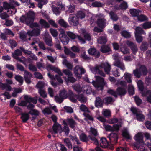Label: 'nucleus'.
I'll return each instance as SVG.
<instances>
[{"mask_svg": "<svg viewBox=\"0 0 151 151\" xmlns=\"http://www.w3.org/2000/svg\"><path fill=\"white\" fill-rule=\"evenodd\" d=\"M24 98L25 101H22L20 103L21 105L22 106H26L27 104V102L30 103L31 102L34 104H36L37 102V100L36 99L32 98L29 95L24 96Z\"/></svg>", "mask_w": 151, "mask_h": 151, "instance_id": "obj_10", "label": "nucleus"}, {"mask_svg": "<svg viewBox=\"0 0 151 151\" xmlns=\"http://www.w3.org/2000/svg\"><path fill=\"white\" fill-rule=\"evenodd\" d=\"M69 24L73 26H76L79 24V19L76 14H70L68 19Z\"/></svg>", "mask_w": 151, "mask_h": 151, "instance_id": "obj_7", "label": "nucleus"}, {"mask_svg": "<svg viewBox=\"0 0 151 151\" xmlns=\"http://www.w3.org/2000/svg\"><path fill=\"white\" fill-rule=\"evenodd\" d=\"M148 43L146 42H143L140 47V50L142 51H145L148 48Z\"/></svg>", "mask_w": 151, "mask_h": 151, "instance_id": "obj_40", "label": "nucleus"}, {"mask_svg": "<svg viewBox=\"0 0 151 151\" xmlns=\"http://www.w3.org/2000/svg\"><path fill=\"white\" fill-rule=\"evenodd\" d=\"M131 110L133 114L136 116L137 120L139 121L143 122L145 120V116L142 114V112L137 108L132 107Z\"/></svg>", "mask_w": 151, "mask_h": 151, "instance_id": "obj_6", "label": "nucleus"}, {"mask_svg": "<svg viewBox=\"0 0 151 151\" xmlns=\"http://www.w3.org/2000/svg\"><path fill=\"white\" fill-rule=\"evenodd\" d=\"M122 134L123 137L127 139H130L131 138L127 129L125 128L123 130Z\"/></svg>", "mask_w": 151, "mask_h": 151, "instance_id": "obj_37", "label": "nucleus"}, {"mask_svg": "<svg viewBox=\"0 0 151 151\" xmlns=\"http://www.w3.org/2000/svg\"><path fill=\"white\" fill-rule=\"evenodd\" d=\"M64 143L70 149L72 148V144L69 138H65L63 139Z\"/></svg>", "mask_w": 151, "mask_h": 151, "instance_id": "obj_35", "label": "nucleus"}, {"mask_svg": "<svg viewBox=\"0 0 151 151\" xmlns=\"http://www.w3.org/2000/svg\"><path fill=\"white\" fill-rule=\"evenodd\" d=\"M100 50L102 52L105 53L111 51V49L108 45H103L101 47Z\"/></svg>", "mask_w": 151, "mask_h": 151, "instance_id": "obj_32", "label": "nucleus"}, {"mask_svg": "<svg viewBox=\"0 0 151 151\" xmlns=\"http://www.w3.org/2000/svg\"><path fill=\"white\" fill-rule=\"evenodd\" d=\"M141 26L144 29L151 28V22H147L142 24Z\"/></svg>", "mask_w": 151, "mask_h": 151, "instance_id": "obj_45", "label": "nucleus"}, {"mask_svg": "<svg viewBox=\"0 0 151 151\" xmlns=\"http://www.w3.org/2000/svg\"><path fill=\"white\" fill-rule=\"evenodd\" d=\"M79 108L81 111L84 112V113H87L89 112V111L88 108L85 105L83 104L80 106Z\"/></svg>", "mask_w": 151, "mask_h": 151, "instance_id": "obj_57", "label": "nucleus"}, {"mask_svg": "<svg viewBox=\"0 0 151 151\" xmlns=\"http://www.w3.org/2000/svg\"><path fill=\"white\" fill-rule=\"evenodd\" d=\"M59 95L63 99L66 98L68 96L66 91L64 89L60 91Z\"/></svg>", "mask_w": 151, "mask_h": 151, "instance_id": "obj_48", "label": "nucleus"}, {"mask_svg": "<svg viewBox=\"0 0 151 151\" xmlns=\"http://www.w3.org/2000/svg\"><path fill=\"white\" fill-rule=\"evenodd\" d=\"M22 54V52L21 50L19 49H17L15 51L14 53H12L13 57L14 58L20 56Z\"/></svg>", "mask_w": 151, "mask_h": 151, "instance_id": "obj_47", "label": "nucleus"}, {"mask_svg": "<svg viewBox=\"0 0 151 151\" xmlns=\"http://www.w3.org/2000/svg\"><path fill=\"white\" fill-rule=\"evenodd\" d=\"M142 95L143 96H147V101L150 104H151V91H147L145 94L142 93Z\"/></svg>", "mask_w": 151, "mask_h": 151, "instance_id": "obj_34", "label": "nucleus"}, {"mask_svg": "<svg viewBox=\"0 0 151 151\" xmlns=\"http://www.w3.org/2000/svg\"><path fill=\"white\" fill-rule=\"evenodd\" d=\"M63 64L65 65L68 68L72 70L73 66L72 64L68 62L66 59L63 60Z\"/></svg>", "mask_w": 151, "mask_h": 151, "instance_id": "obj_43", "label": "nucleus"}, {"mask_svg": "<svg viewBox=\"0 0 151 151\" xmlns=\"http://www.w3.org/2000/svg\"><path fill=\"white\" fill-rule=\"evenodd\" d=\"M50 31L52 35L54 37L56 38L58 35V32L57 30L52 28H50Z\"/></svg>", "mask_w": 151, "mask_h": 151, "instance_id": "obj_64", "label": "nucleus"}, {"mask_svg": "<svg viewBox=\"0 0 151 151\" xmlns=\"http://www.w3.org/2000/svg\"><path fill=\"white\" fill-rule=\"evenodd\" d=\"M38 93L40 96L44 98H45L47 97V93L44 89L39 90Z\"/></svg>", "mask_w": 151, "mask_h": 151, "instance_id": "obj_61", "label": "nucleus"}, {"mask_svg": "<svg viewBox=\"0 0 151 151\" xmlns=\"http://www.w3.org/2000/svg\"><path fill=\"white\" fill-rule=\"evenodd\" d=\"M63 78H65V81L67 82H70L72 83H73L76 81V79L71 76H68L67 78L65 77H63Z\"/></svg>", "mask_w": 151, "mask_h": 151, "instance_id": "obj_55", "label": "nucleus"}, {"mask_svg": "<svg viewBox=\"0 0 151 151\" xmlns=\"http://www.w3.org/2000/svg\"><path fill=\"white\" fill-rule=\"evenodd\" d=\"M126 43L130 47L134 54L135 55L137 52L138 48L135 44L129 40L126 41Z\"/></svg>", "mask_w": 151, "mask_h": 151, "instance_id": "obj_13", "label": "nucleus"}, {"mask_svg": "<svg viewBox=\"0 0 151 151\" xmlns=\"http://www.w3.org/2000/svg\"><path fill=\"white\" fill-rule=\"evenodd\" d=\"M124 76L126 81L129 83H131L132 79H131V74L127 73H125Z\"/></svg>", "mask_w": 151, "mask_h": 151, "instance_id": "obj_52", "label": "nucleus"}, {"mask_svg": "<svg viewBox=\"0 0 151 151\" xmlns=\"http://www.w3.org/2000/svg\"><path fill=\"white\" fill-rule=\"evenodd\" d=\"M120 51L124 54H125L129 53L128 49L126 47L124 46L120 48Z\"/></svg>", "mask_w": 151, "mask_h": 151, "instance_id": "obj_63", "label": "nucleus"}, {"mask_svg": "<svg viewBox=\"0 0 151 151\" xmlns=\"http://www.w3.org/2000/svg\"><path fill=\"white\" fill-rule=\"evenodd\" d=\"M32 77V75L30 72L26 71H24V77L26 82L28 84L31 83V79Z\"/></svg>", "mask_w": 151, "mask_h": 151, "instance_id": "obj_16", "label": "nucleus"}, {"mask_svg": "<svg viewBox=\"0 0 151 151\" xmlns=\"http://www.w3.org/2000/svg\"><path fill=\"white\" fill-rule=\"evenodd\" d=\"M89 54L94 55L96 57H99L100 56L99 52L97 51L95 48H91L88 50Z\"/></svg>", "mask_w": 151, "mask_h": 151, "instance_id": "obj_21", "label": "nucleus"}, {"mask_svg": "<svg viewBox=\"0 0 151 151\" xmlns=\"http://www.w3.org/2000/svg\"><path fill=\"white\" fill-rule=\"evenodd\" d=\"M47 69L48 70H53L57 73L60 76H62L63 73L58 68L51 65H49L47 67Z\"/></svg>", "mask_w": 151, "mask_h": 151, "instance_id": "obj_23", "label": "nucleus"}, {"mask_svg": "<svg viewBox=\"0 0 151 151\" xmlns=\"http://www.w3.org/2000/svg\"><path fill=\"white\" fill-rule=\"evenodd\" d=\"M80 139L83 142H87L88 141V138L84 133H81L79 135Z\"/></svg>", "mask_w": 151, "mask_h": 151, "instance_id": "obj_41", "label": "nucleus"}, {"mask_svg": "<svg viewBox=\"0 0 151 151\" xmlns=\"http://www.w3.org/2000/svg\"><path fill=\"white\" fill-rule=\"evenodd\" d=\"M95 81H93L92 83L95 88L98 90H102L103 87L106 85V83L104 79L99 76H95Z\"/></svg>", "mask_w": 151, "mask_h": 151, "instance_id": "obj_3", "label": "nucleus"}, {"mask_svg": "<svg viewBox=\"0 0 151 151\" xmlns=\"http://www.w3.org/2000/svg\"><path fill=\"white\" fill-rule=\"evenodd\" d=\"M35 17L34 12L33 11H30L27 14V16L22 15L20 17V19L22 22L29 24L33 21Z\"/></svg>", "mask_w": 151, "mask_h": 151, "instance_id": "obj_4", "label": "nucleus"}, {"mask_svg": "<svg viewBox=\"0 0 151 151\" xmlns=\"http://www.w3.org/2000/svg\"><path fill=\"white\" fill-rule=\"evenodd\" d=\"M39 22L42 27L45 28H48L49 27V24L48 23L43 19H40Z\"/></svg>", "mask_w": 151, "mask_h": 151, "instance_id": "obj_54", "label": "nucleus"}, {"mask_svg": "<svg viewBox=\"0 0 151 151\" xmlns=\"http://www.w3.org/2000/svg\"><path fill=\"white\" fill-rule=\"evenodd\" d=\"M40 29L39 28H35L32 31L28 32L27 33L29 36H38L40 34Z\"/></svg>", "mask_w": 151, "mask_h": 151, "instance_id": "obj_18", "label": "nucleus"}, {"mask_svg": "<svg viewBox=\"0 0 151 151\" xmlns=\"http://www.w3.org/2000/svg\"><path fill=\"white\" fill-rule=\"evenodd\" d=\"M110 142L113 144H116L117 142L118 139V135L116 133H112L108 136Z\"/></svg>", "mask_w": 151, "mask_h": 151, "instance_id": "obj_14", "label": "nucleus"}, {"mask_svg": "<svg viewBox=\"0 0 151 151\" xmlns=\"http://www.w3.org/2000/svg\"><path fill=\"white\" fill-rule=\"evenodd\" d=\"M15 79L21 85L22 84L23 81V78L21 76L16 75L15 77Z\"/></svg>", "mask_w": 151, "mask_h": 151, "instance_id": "obj_59", "label": "nucleus"}, {"mask_svg": "<svg viewBox=\"0 0 151 151\" xmlns=\"http://www.w3.org/2000/svg\"><path fill=\"white\" fill-rule=\"evenodd\" d=\"M114 65L119 68L122 70H124L125 67L124 63L120 60L115 61L114 63Z\"/></svg>", "mask_w": 151, "mask_h": 151, "instance_id": "obj_22", "label": "nucleus"}, {"mask_svg": "<svg viewBox=\"0 0 151 151\" xmlns=\"http://www.w3.org/2000/svg\"><path fill=\"white\" fill-rule=\"evenodd\" d=\"M116 92L117 95L122 96L126 94L127 91L125 88L119 87L116 90Z\"/></svg>", "mask_w": 151, "mask_h": 151, "instance_id": "obj_25", "label": "nucleus"}, {"mask_svg": "<svg viewBox=\"0 0 151 151\" xmlns=\"http://www.w3.org/2000/svg\"><path fill=\"white\" fill-rule=\"evenodd\" d=\"M99 142L101 147L104 148H106L108 145V142L106 139L104 138H101Z\"/></svg>", "mask_w": 151, "mask_h": 151, "instance_id": "obj_28", "label": "nucleus"}, {"mask_svg": "<svg viewBox=\"0 0 151 151\" xmlns=\"http://www.w3.org/2000/svg\"><path fill=\"white\" fill-rule=\"evenodd\" d=\"M58 23L61 26L65 28H66L69 26L68 23L62 19H60L58 21Z\"/></svg>", "mask_w": 151, "mask_h": 151, "instance_id": "obj_46", "label": "nucleus"}, {"mask_svg": "<svg viewBox=\"0 0 151 151\" xmlns=\"http://www.w3.org/2000/svg\"><path fill=\"white\" fill-rule=\"evenodd\" d=\"M55 47L56 48L59 50H61V47L60 45V42L58 40L57 38H55Z\"/></svg>", "mask_w": 151, "mask_h": 151, "instance_id": "obj_53", "label": "nucleus"}, {"mask_svg": "<svg viewBox=\"0 0 151 151\" xmlns=\"http://www.w3.org/2000/svg\"><path fill=\"white\" fill-rule=\"evenodd\" d=\"M73 89L78 92H80L83 91V86L81 88L80 86L78 84H75L72 86Z\"/></svg>", "mask_w": 151, "mask_h": 151, "instance_id": "obj_42", "label": "nucleus"}, {"mask_svg": "<svg viewBox=\"0 0 151 151\" xmlns=\"http://www.w3.org/2000/svg\"><path fill=\"white\" fill-rule=\"evenodd\" d=\"M138 20L140 22H143L147 19V17L143 15H140L137 16Z\"/></svg>", "mask_w": 151, "mask_h": 151, "instance_id": "obj_58", "label": "nucleus"}, {"mask_svg": "<svg viewBox=\"0 0 151 151\" xmlns=\"http://www.w3.org/2000/svg\"><path fill=\"white\" fill-rule=\"evenodd\" d=\"M127 7V3L125 2H123L121 3L119 6H115V8L117 10H119L120 9L125 10Z\"/></svg>", "mask_w": 151, "mask_h": 151, "instance_id": "obj_29", "label": "nucleus"}, {"mask_svg": "<svg viewBox=\"0 0 151 151\" xmlns=\"http://www.w3.org/2000/svg\"><path fill=\"white\" fill-rule=\"evenodd\" d=\"M98 16L99 17L97 22L98 25L101 28L104 27L106 23V20L104 18V16L101 14L98 15Z\"/></svg>", "mask_w": 151, "mask_h": 151, "instance_id": "obj_11", "label": "nucleus"}, {"mask_svg": "<svg viewBox=\"0 0 151 151\" xmlns=\"http://www.w3.org/2000/svg\"><path fill=\"white\" fill-rule=\"evenodd\" d=\"M63 123L65 125H69L70 127L73 129H74L76 125L75 121L72 119L68 118L66 120H63Z\"/></svg>", "mask_w": 151, "mask_h": 151, "instance_id": "obj_12", "label": "nucleus"}, {"mask_svg": "<svg viewBox=\"0 0 151 151\" xmlns=\"http://www.w3.org/2000/svg\"><path fill=\"white\" fill-rule=\"evenodd\" d=\"M140 11L135 9H131L130 10V12L131 15L134 17H137L139 14Z\"/></svg>", "mask_w": 151, "mask_h": 151, "instance_id": "obj_38", "label": "nucleus"}, {"mask_svg": "<svg viewBox=\"0 0 151 151\" xmlns=\"http://www.w3.org/2000/svg\"><path fill=\"white\" fill-rule=\"evenodd\" d=\"M56 148L60 151H67V148L65 145L62 144H56Z\"/></svg>", "mask_w": 151, "mask_h": 151, "instance_id": "obj_36", "label": "nucleus"}, {"mask_svg": "<svg viewBox=\"0 0 151 151\" xmlns=\"http://www.w3.org/2000/svg\"><path fill=\"white\" fill-rule=\"evenodd\" d=\"M110 18L113 21H116L118 19L117 15L114 12L111 11L109 13Z\"/></svg>", "mask_w": 151, "mask_h": 151, "instance_id": "obj_39", "label": "nucleus"}, {"mask_svg": "<svg viewBox=\"0 0 151 151\" xmlns=\"http://www.w3.org/2000/svg\"><path fill=\"white\" fill-rule=\"evenodd\" d=\"M45 85V83L42 81H39L36 85L37 88L39 90L44 89V87Z\"/></svg>", "mask_w": 151, "mask_h": 151, "instance_id": "obj_50", "label": "nucleus"}, {"mask_svg": "<svg viewBox=\"0 0 151 151\" xmlns=\"http://www.w3.org/2000/svg\"><path fill=\"white\" fill-rule=\"evenodd\" d=\"M48 76L52 80L56 79L60 83H63V80L62 79L61 77L59 76L56 75L54 76V75L51 74L49 72L47 73Z\"/></svg>", "mask_w": 151, "mask_h": 151, "instance_id": "obj_19", "label": "nucleus"}, {"mask_svg": "<svg viewBox=\"0 0 151 151\" xmlns=\"http://www.w3.org/2000/svg\"><path fill=\"white\" fill-rule=\"evenodd\" d=\"M121 34L123 36L126 38H129L131 37L130 33L126 30L122 31L121 32Z\"/></svg>", "mask_w": 151, "mask_h": 151, "instance_id": "obj_60", "label": "nucleus"}, {"mask_svg": "<svg viewBox=\"0 0 151 151\" xmlns=\"http://www.w3.org/2000/svg\"><path fill=\"white\" fill-rule=\"evenodd\" d=\"M76 15L78 19L80 18L81 19L84 18L86 16L85 13L82 11L78 12Z\"/></svg>", "mask_w": 151, "mask_h": 151, "instance_id": "obj_49", "label": "nucleus"}, {"mask_svg": "<svg viewBox=\"0 0 151 151\" xmlns=\"http://www.w3.org/2000/svg\"><path fill=\"white\" fill-rule=\"evenodd\" d=\"M147 73V69L144 65H141L139 68H136L133 70V74L137 78H139L142 75L145 76Z\"/></svg>", "mask_w": 151, "mask_h": 151, "instance_id": "obj_5", "label": "nucleus"}, {"mask_svg": "<svg viewBox=\"0 0 151 151\" xmlns=\"http://www.w3.org/2000/svg\"><path fill=\"white\" fill-rule=\"evenodd\" d=\"M118 122V119L116 118H112L109 119L107 120V122L110 124H113L116 123Z\"/></svg>", "mask_w": 151, "mask_h": 151, "instance_id": "obj_62", "label": "nucleus"}, {"mask_svg": "<svg viewBox=\"0 0 151 151\" xmlns=\"http://www.w3.org/2000/svg\"><path fill=\"white\" fill-rule=\"evenodd\" d=\"M50 132L53 134L58 133L60 134L63 132L62 127L58 123H55L52 126V129L50 130Z\"/></svg>", "mask_w": 151, "mask_h": 151, "instance_id": "obj_8", "label": "nucleus"}, {"mask_svg": "<svg viewBox=\"0 0 151 151\" xmlns=\"http://www.w3.org/2000/svg\"><path fill=\"white\" fill-rule=\"evenodd\" d=\"M29 113H23L21 114V118L24 122H26L29 119Z\"/></svg>", "mask_w": 151, "mask_h": 151, "instance_id": "obj_27", "label": "nucleus"}, {"mask_svg": "<svg viewBox=\"0 0 151 151\" xmlns=\"http://www.w3.org/2000/svg\"><path fill=\"white\" fill-rule=\"evenodd\" d=\"M135 35H142L144 34L145 35L146 33L142 29L139 27H137L135 29Z\"/></svg>", "mask_w": 151, "mask_h": 151, "instance_id": "obj_33", "label": "nucleus"}, {"mask_svg": "<svg viewBox=\"0 0 151 151\" xmlns=\"http://www.w3.org/2000/svg\"><path fill=\"white\" fill-rule=\"evenodd\" d=\"M83 93H86L87 94H89L91 93V87L88 85H84L83 86Z\"/></svg>", "mask_w": 151, "mask_h": 151, "instance_id": "obj_31", "label": "nucleus"}, {"mask_svg": "<svg viewBox=\"0 0 151 151\" xmlns=\"http://www.w3.org/2000/svg\"><path fill=\"white\" fill-rule=\"evenodd\" d=\"M143 137L142 134L139 133L134 137V139L137 143L135 145V147L138 150V151H147L144 146V143L143 140Z\"/></svg>", "mask_w": 151, "mask_h": 151, "instance_id": "obj_2", "label": "nucleus"}, {"mask_svg": "<svg viewBox=\"0 0 151 151\" xmlns=\"http://www.w3.org/2000/svg\"><path fill=\"white\" fill-rule=\"evenodd\" d=\"M44 39L46 44L48 45L51 46L52 45V39L51 36L49 34L44 37Z\"/></svg>", "mask_w": 151, "mask_h": 151, "instance_id": "obj_20", "label": "nucleus"}, {"mask_svg": "<svg viewBox=\"0 0 151 151\" xmlns=\"http://www.w3.org/2000/svg\"><path fill=\"white\" fill-rule=\"evenodd\" d=\"M107 41V36L105 34H104L103 36L100 37L97 39L98 43L101 44H105Z\"/></svg>", "mask_w": 151, "mask_h": 151, "instance_id": "obj_17", "label": "nucleus"}, {"mask_svg": "<svg viewBox=\"0 0 151 151\" xmlns=\"http://www.w3.org/2000/svg\"><path fill=\"white\" fill-rule=\"evenodd\" d=\"M83 115L85 117L84 119L85 121H88L89 120L92 122L93 121L94 119L90 111L87 113H84Z\"/></svg>", "mask_w": 151, "mask_h": 151, "instance_id": "obj_24", "label": "nucleus"}, {"mask_svg": "<svg viewBox=\"0 0 151 151\" xmlns=\"http://www.w3.org/2000/svg\"><path fill=\"white\" fill-rule=\"evenodd\" d=\"M59 38L63 45H66L69 42V38L67 36L66 34H59Z\"/></svg>", "mask_w": 151, "mask_h": 151, "instance_id": "obj_15", "label": "nucleus"}, {"mask_svg": "<svg viewBox=\"0 0 151 151\" xmlns=\"http://www.w3.org/2000/svg\"><path fill=\"white\" fill-rule=\"evenodd\" d=\"M102 114L105 116L109 117L111 116V111L109 109H103L102 111Z\"/></svg>", "mask_w": 151, "mask_h": 151, "instance_id": "obj_51", "label": "nucleus"}, {"mask_svg": "<svg viewBox=\"0 0 151 151\" xmlns=\"http://www.w3.org/2000/svg\"><path fill=\"white\" fill-rule=\"evenodd\" d=\"M103 101L99 97H96L95 101V105L96 107L99 108L102 106Z\"/></svg>", "mask_w": 151, "mask_h": 151, "instance_id": "obj_30", "label": "nucleus"}, {"mask_svg": "<svg viewBox=\"0 0 151 151\" xmlns=\"http://www.w3.org/2000/svg\"><path fill=\"white\" fill-rule=\"evenodd\" d=\"M103 68L105 72L108 74H109L111 70V67L108 63L106 62L101 63L99 65H96L92 69V72L95 74H99L103 77L105 76L104 72L101 70V69Z\"/></svg>", "mask_w": 151, "mask_h": 151, "instance_id": "obj_1", "label": "nucleus"}, {"mask_svg": "<svg viewBox=\"0 0 151 151\" xmlns=\"http://www.w3.org/2000/svg\"><path fill=\"white\" fill-rule=\"evenodd\" d=\"M77 99L81 103L86 102L87 100L86 98L82 94H78L77 95Z\"/></svg>", "mask_w": 151, "mask_h": 151, "instance_id": "obj_44", "label": "nucleus"}, {"mask_svg": "<svg viewBox=\"0 0 151 151\" xmlns=\"http://www.w3.org/2000/svg\"><path fill=\"white\" fill-rule=\"evenodd\" d=\"M9 43L11 48L12 49L16 47L17 45V42L13 40H10L9 41Z\"/></svg>", "mask_w": 151, "mask_h": 151, "instance_id": "obj_56", "label": "nucleus"}, {"mask_svg": "<svg viewBox=\"0 0 151 151\" xmlns=\"http://www.w3.org/2000/svg\"><path fill=\"white\" fill-rule=\"evenodd\" d=\"M69 93L70 100L73 102H76L77 101V95L73 94L72 91L71 90L69 91Z\"/></svg>", "mask_w": 151, "mask_h": 151, "instance_id": "obj_26", "label": "nucleus"}, {"mask_svg": "<svg viewBox=\"0 0 151 151\" xmlns=\"http://www.w3.org/2000/svg\"><path fill=\"white\" fill-rule=\"evenodd\" d=\"M85 69L81 66L77 65L76 66L74 69V72L75 76L78 78L81 77V75L85 73Z\"/></svg>", "mask_w": 151, "mask_h": 151, "instance_id": "obj_9", "label": "nucleus"}]
</instances>
